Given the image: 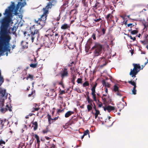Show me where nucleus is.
I'll list each match as a JSON object with an SVG mask.
<instances>
[{
    "mask_svg": "<svg viewBox=\"0 0 148 148\" xmlns=\"http://www.w3.org/2000/svg\"><path fill=\"white\" fill-rule=\"evenodd\" d=\"M69 26L67 24H64L61 27V28L62 29H64L69 27Z\"/></svg>",
    "mask_w": 148,
    "mask_h": 148,
    "instance_id": "obj_28",
    "label": "nucleus"
},
{
    "mask_svg": "<svg viewBox=\"0 0 148 148\" xmlns=\"http://www.w3.org/2000/svg\"><path fill=\"white\" fill-rule=\"evenodd\" d=\"M34 137L36 139L37 143L38 144V148H39L40 146V141L39 136L37 134L34 135Z\"/></svg>",
    "mask_w": 148,
    "mask_h": 148,
    "instance_id": "obj_17",
    "label": "nucleus"
},
{
    "mask_svg": "<svg viewBox=\"0 0 148 148\" xmlns=\"http://www.w3.org/2000/svg\"><path fill=\"white\" fill-rule=\"evenodd\" d=\"M48 35H49L48 34ZM45 39L44 40V44L45 45H47V44L49 42V38L47 35H45Z\"/></svg>",
    "mask_w": 148,
    "mask_h": 148,
    "instance_id": "obj_15",
    "label": "nucleus"
},
{
    "mask_svg": "<svg viewBox=\"0 0 148 148\" xmlns=\"http://www.w3.org/2000/svg\"><path fill=\"white\" fill-rule=\"evenodd\" d=\"M100 6V5L99 3L96 1L95 5L93 6L92 7L95 8V10H97L98 8H99Z\"/></svg>",
    "mask_w": 148,
    "mask_h": 148,
    "instance_id": "obj_23",
    "label": "nucleus"
},
{
    "mask_svg": "<svg viewBox=\"0 0 148 148\" xmlns=\"http://www.w3.org/2000/svg\"><path fill=\"white\" fill-rule=\"evenodd\" d=\"M33 75L30 74H29L28 76L27 77V79H28L29 78L31 79H33Z\"/></svg>",
    "mask_w": 148,
    "mask_h": 148,
    "instance_id": "obj_41",
    "label": "nucleus"
},
{
    "mask_svg": "<svg viewBox=\"0 0 148 148\" xmlns=\"http://www.w3.org/2000/svg\"><path fill=\"white\" fill-rule=\"evenodd\" d=\"M33 125L32 127H34V131L36 130L38 127V124L37 121L33 122L32 123Z\"/></svg>",
    "mask_w": 148,
    "mask_h": 148,
    "instance_id": "obj_19",
    "label": "nucleus"
},
{
    "mask_svg": "<svg viewBox=\"0 0 148 148\" xmlns=\"http://www.w3.org/2000/svg\"><path fill=\"white\" fill-rule=\"evenodd\" d=\"M91 90L92 91L91 94H95V89H93V88H91Z\"/></svg>",
    "mask_w": 148,
    "mask_h": 148,
    "instance_id": "obj_52",
    "label": "nucleus"
},
{
    "mask_svg": "<svg viewBox=\"0 0 148 148\" xmlns=\"http://www.w3.org/2000/svg\"><path fill=\"white\" fill-rule=\"evenodd\" d=\"M55 1L52 0L51 1H49L48 3L45 7L43 8V13L41 15L40 18H39L38 20L34 19V23L42 26L45 25L47 17L49 13V10L52 8V5H54L53 3Z\"/></svg>",
    "mask_w": 148,
    "mask_h": 148,
    "instance_id": "obj_2",
    "label": "nucleus"
},
{
    "mask_svg": "<svg viewBox=\"0 0 148 148\" xmlns=\"http://www.w3.org/2000/svg\"><path fill=\"white\" fill-rule=\"evenodd\" d=\"M74 112L71 111H69L67 112L65 114V117L67 118L70 116L72 114H73Z\"/></svg>",
    "mask_w": 148,
    "mask_h": 148,
    "instance_id": "obj_16",
    "label": "nucleus"
},
{
    "mask_svg": "<svg viewBox=\"0 0 148 148\" xmlns=\"http://www.w3.org/2000/svg\"><path fill=\"white\" fill-rule=\"evenodd\" d=\"M65 93V91L64 90H62L61 89H60V95H62L63 94Z\"/></svg>",
    "mask_w": 148,
    "mask_h": 148,
    "instance_id": "obj_50",
    "label": "nucleus"
},
{
    "mask_svg": "<svg viewBox=\"0 0 148 148\" xmlns=\"http://www.w3.org/2000/svg\"><path fill=\"white\" fill-rule=\"evenodd\" d=\"M136 89H134L133 88V89L132 91V94H134V95H136Z\"/></svg>",
    "mask_w": 148,
    "mask_h": 148,
    "instance_id": "obj_49",
    "label": "nucleus"
},
{
    "mask_svg": "<svg viewBox=\"0 0 148 148\" xmlns=\"http://www.w3.org/2000/svg\"><path fill=\"white\" fill-rule=\"evenodd\" d=\"M6 90L0 88V96L1 98L3 97L5 94Z\"/></svg>",
    "mask_w": 148,
    "mask_h": 148,
    "instance_id": "obj_14",
    "label": "nucleus"
},
{
    "mask_svg": "<svg viewBox=\"0 0 148 148\" xmlns=\"http://www.w3.org/2000/svg\"><path fill=\"white\" fill-rule=\"evenodd\" d=\"M64 111L63 110H61L60 109H58V111L57 112V113H60Z\"/></svg>",
    "mask_w": 148,
    "mask_h": 148,
    "instance_id": "obj_59",
    "label": "nucleus"
},
{
    "mask_svg": "<svg viewBox=\"0 0 148 148\" xmlns=\"http://www.w3.org/2000/svg\"><path fill=\"white\" fill-rule=\"evenodd\" d=\"M33 106H34V107H35V108H39V106H38L37 105V104H36V103H34L33 104Z\"/></svg>",
    "mask_w": 148,
    "mask_h": 148,
    "instance_id": "obj_56",
    "label": "nucleus"
},
{
    "mask_svg": "<svg viewBox=\"0 0 148 148\" xmlns=\"http://www.w3.org/2000/svg\"><path fill=\"white\" fill-rule=\"evenodd\" d=\"M47 116H48V121L49 125L51 124L55 121L57 120L58 118V116L57 117H55L53 119L51 118V115L49 114H48Z\"/></svg>",
    "mask_w": 148,
    "mask_h": 148,
    "instance_id": "obj_7",
    "label": "nucleus"
},
{
    "mask_svg": "<svg viewBox=\"0 0 148 148\" xmlns=\"http://www.w3.org/2000/svg\"><path fill=\"white\" fill-rule=\"evenodd\" d=\"M131 33L132 34H135L138 33V31L137 30H134L132 31Z\"/></svg>",
    "mask_w": 148,
    "mask_h": 148,
    "instance_id": "obj_40",
    "label": "nucleus"
},
{
    "mask_svg": "<svg viewBox=\"0 0 148 148\" xmlns=\"http://www.w3.org/2000/svg\"><path fill=\"white\" fill-rule=\"evenodd\" d=\"M143 23L144 26V28L143 29V31L146 32L148 30V25L146 22L144 23L143 22Z\"/></svg>",
    "mask_w": 148,
    "mask_h": 148,
    "instance_id": "obj_22",
    "label": "nucleus"
},
{
    "mask_svg": "<svg viewBox=\"0 0 148 148\" xmlns=\"http://www.w3.org/2000/svg\"><path fill=\"white\" fill-rule=\"evenodd\" d=\"M113 90L115 92L119 90V87L116 85H115L114 86Z\"/></svg>",
    "mask_w": 148,
    "mask_h": 148,
    "instance_id": "obj_30",
    "label": "nucleus"
},
{
    "mask_svg": "<svg viewBox=\"0 0 148 148\" xmlns=\"http://www.w3.org/2000/svg\"><path fill=\"white\" fill-rule=\"evenodd\" d=\"M93 107V104H88L87 106V108L88 109V112H90V110H91L92 108Z\"/></svg>",
    "mask_w": 148,
    "mask_h": 148,
    "instance_id": "obj_27",
    "label": "nucleus"
},
{
    "mask_svg": "<svg viewBox=\"0 0 148 148\" xmlns=\"http://www.w3.org/2000/svg\"><path fill=\"white\" fill-rule=\"evenodd\" d=\"M147 10L145 9H144L142 11L139 12V13L140 15L143 14L146 15L147 14Z\"/></svg>",
    "mask_w": 148,
    "mask_h": 148,
    "instance_id": "obj_29",
    "label": "nucleus"
},
{
    "mask_svg": "<svg viewBox=\"0 0 148 148\" xmlns=\"http://www.w3.org/2000/svg\"><path fill=\"white\" fill-rule=\"evenodd\" d=\"M95 118L96 119L97 117L99 114H100V111L99 110H97V109L95 110Z\"/></svg>",
    "mask_w": 148,
    "mask_h": 148,
    "instance_id": "obj_31",
    "label": "nucleus"
},
{
    "mask_svg": "<svg viewBox=\"0 0 148 148\" xmlns=\"http://www.w3.org/2000/svg\"><path fill=\"white\" fill-rule=\"evenodd\" d=\"M121 90H119V91H116V94L118 95V96H119L120 97H121L122 96V95L121 94Z\"/></svg>",
    "mask_w": 148,
    "mask_h": 148,
    "instance_id": "obj_42",
    "label": "nucleus"
},
{
    "mask_svg": "<svg viewBox=\"0 0 148 148\" xmlns=\"http://www.w3.org/2000/svg\"><path fill=\"white\" fill-rule=\"evenodd\" d=\"M106 30V29L104 28H103L102 29V35H103L105 34Z\"/></svg>",
    "mask_w": 148,
    "mask_h": 148,
    "instance_id": "obj_51",
    "label": "nucleus"
},
{
    "mask_svg": "<svg viewBox=\"0 0 148 148\" xmlns=\"http://www.w3.org/2000/svg\"><path fill=\"white\" fill-rule=\"evenodd\" d=\"M90 46L89 45H87L85 46V50L86 52H88L89 49L90 48Z\"/></svg>",
    "mask_w": 148,
    "mask_h": 148,
    "instance_id": "obj_36",
    "label": "nucleus"
},
{
    "mask_svg": "<svg viewBox=\"0 0 148 148\" xmlns=\"http://www.w3.org/2000/svg\"><path fill=\"white\" fill-rule=\"evenodd\" d=\"M59 84L61 85L62 86V87L63 88H64V84L62 82H60L59 83Z\"/></svg>",
    "mask_w": 148,
    "mask_h": 148,
    "instance_id": "obj_57",
    "label": "nucleus"
},
{
    "mask_svg": "<svg viewBox=\"0 0 148 148\" xmlns=\"http://www.w3.org/2000/svg\"><path fill=\"white\" fill-rule=\"evenodd\" d=\"M7 110L6 108H2L1 109V111L3 113L5 112Z\"/></svg>",
    "mask_w": 148,
    "mask_h": 148,
    "instance_id": "obj_45",
    "label": "nucleus"
},
{
    "mask_svg": "<svg viewBox=\"0 0 148 148\" xmlns=\"http://www.w3.org/2000/svg\"><path fill=\"white\" fill-rule=\"evenodd\" d=\"M21 44L23 48H27L28 47V43L24 41H22Z\"/></svg>",
    "mask_w": 148,
    "mask_h": 148,
    "instance_id": "obj_18",
    "label": "nucleus"
},
{
    "mask_svg": "<svg viewBox=\"0 0 148 148\" xmlns=\"http://www.w3.org/2000/svg\"><path fill=\"white\" fill-rule=\"evenodd\" d=\"M97 84L96 82L94 84V86L92 87V88H93V89H95L96 87L97 86Z\"/></svg>",
    "mask_w": 148,
    "mask_h": 148,
    "instance_id": "obj_55",
    "label": "nucleus"
},
{
    "mask_svg": "<svg viewBox=\"0 0 148 148\" xmlns=\"http://www.w3.org/2000/svg\"><path fill=\"white\" fill-rule=\"evenodd\" d=\"M99 63L100 64L104 63V62H103V61H102V60H101V59H100V58H99Z\"/></svg>",
    "mask_w": 148,
    "mask_h": 148,
    "instance_id": "obj_61",
    "label": "nucleus"
},
{
    "mask_svg": "<svg viewBox=\"0 0 148 148\" xmlns=\"http://www.w3.org/2000/svg\"><path fill=\"white\" fill-rule=\"evenodd\" d=\"M6 121V120L5 119H4L3 120L0 119V128H2L4 126V124Z\"/></svg>",
    "mask_w": 148,
    "mask_h": 148,
    "instance_id": "obj_25",
    "label": "nucleus"
},
{
    "mask_svg": "<svg viewBox=\"0 0 148 148\" xmlns=\"http://www.w3.org/2000/svg\"><path fill=\"white\" fill-rule=\"evenodd\" d=\"M93 104L94 105V106L93 107V108L95 110H97L96 108V106L95 104V103H93Z\"/></svg>",
    "mask_w": 148,
    "mask_h": 148,
    "instance_id": "obj_62",
    "label": "nucleus"
},
{
    "mask_svg": "<svg viewBox=\"0 0 148 148\" xmlns=\"http://www.w3.org/2000/svg\"><path fill=\"white\" fill-rule=\"evenodd\" d=\"M29 29L30 33L28 34L29 37L27 39L29 40H31L33 42L35 39L37 40L39 38L40 34L39 29H36L34 27H30Z\"/></svg>",
    "mask_w": 148,
    "mask_h": 148,
    "instance_id": "obj_4",
    "label": "nucleus"
},
{
    "mask_svg": "<svg viewBox=\"0 0 148 148\" xmlns=\"http://www.w3.org/2000/svg\"><path fill=\"white\" fill-rule=\"evenodd\" d=\"M71 78L70 79V82L72 83L73 85L75 84V80L76 78V75L75 74H72L71 75Z\"/></svg>",
    "mask_w": 148,
    "mask_h": 148,
    "instance_id": "obj_10",
    "label": "nucleus"
},
{
    "mask_svg": "<svg viewBox=\"0 0 148 148\" xmlns=\"http://www.w3.org/2000/svg\"><path fill=\"white\" fill-rule=\"evenodd\" d=\"M96 32H94L93 33L91 37L93 39V40H95L96 39Z\"/></svg>",
    "mask_w": 148,
    "mask_h": 148,
    "instance_id": "obj_39",
    "label": "nucleus"
},
{
    "mask_svg": "<svg viewBox=\"0 0 148 148\" xmlns=\"http://www.w3.org/2000/svg\"><path fill=\"white\" fill-rule=\"evenodd\" d=\"M34 92H34V91H32L31 93L30 94H29L28 95V97H31V96H32Z\"/></svg>",
    "mask_w": 148,
    "mask_h": 148,
    "instance_id": "obj_53",
    "label": "nucleus"
},
{
    "mask_svg": "<svg viewBox=\"0 0 148 148\" xmlns=\"http://www.w3.org/2000/svg\"><path fill=\"white\" fill-rule=\"evenodd\" d=\"M145 39L143 40V41H142L143 42V44H148V35H145L144 36Z\"/></svg>",
    "mask_w": 148,
    "mask_h": 148,
    "instance_id": "obj_20",
    "label": "nucleus"
},
{
    "mask_svg": "<svg viewBox=\"0 0 148 148\" xmlns=\"http://www.w3.org/2000/svg\"><path fill=\"white\" fill-rule=\"evenodd\" d=\"M49 131V128L48 127H47L45 129L42 131V132L43 134H46Z\"/></svg>",
    "mask_w": 148,
    "mask_h": 148,
    "instance_id": "obj_37",
    "label": "nucleus"
},
{
    "mask_svg": "<svg viewBox=\"0 0 148 148\" xmlns=\"http://www.w3.org/2000/svg\"><path fill=\"white\" fill-rule=\"evenodd\" d=\"M134 68L131 69L130 75L132 77H136V75L139 71L141 69V66L139 64H133Z\"/></svg>",
    "mask_w": 148,
    "mask_h": 148,
    "instance_id": "obj_5",
    "label": "nucleus"
},
{
    "mask_svg": "<svg viewBox=\"0 0 148 148\" xmlns=\"http://www.w3.org/2000/svg\"><path fill=\"white\" fill-rule=\"evenodd\" d=\"M101 20V19L100 17H99L98 18H95V19H93V20L95 22H99Z\"/></svg>",
    "mask_w": 148,
    "mask_h": 148,
    "instance_id": "obj_43",
    "label": "nucleus"
},
{
    "mask_svg": "<svg viewBox=\"0 0 148 148\" xmlns=\"http://www.w3.org/2000/svg\"><path fill=\"white\" fill-rule=\"evenodd\" d=\"M103 109L105 111L107 110L108 112H110L111 111L114 110L115 108L114 106L108 105L106 107H104Z\"/></svg>",
    "mask_w": 148,
    "mask_h": 148,
    "instance_id": "obj_9",
    "label": "nucleus"
},
{
    "mask_svg": "<svg viewBox=\"0 0 148 148\" xmlns=\"http://www.w3.org/2000/svg\"><path fill=\"white\" fill-rule=\"evenodd\" d=\"M113 18V16L110 13L108 14L106 16V18L108 23L109 22H110L112 21L114 22V20H112V19Z\"/></svg>",
    "mask_w": 148,
    "mask_h": 148,
    "instance_id": "obj_8",
    "label": "nucleus"
},
{
    "mask_svg": "<svg viewBox=\"0 0 148 148\" xmlns=\"http://www.w3.org/2000/svg\"><path fill=\"white\" fill-rule=\"evenodd\" d=\"M60 74L62 79L64 77H68L69 76V72L67 69L64 68L62 69L60 72Z\"/></svg>",
    "mask_w": 148,
    "mask_h": 148,
    "instance_id": "obj_6",
    "label": "nucleus"
},
{
    "mask_svg": "<svg viewBox=\"0 0 148 148\" xmlns=\"http://www.w3.org/2000/svg\"><path fill=\"white\" fill-rule=\"evenodd\" d=\"M141 52V54H145L146 53V52L145 51H143L142 50L140 49V50Z\"/></svg>",
    "mask_w": 148,
    "mask_h": 148,
    "instance_id": "obj_63",
    "label": "nucleus"
},
{
    "mask_svg": "<svg viewBox=\"0 0 148 148\" xmlns=\"http://www.w3.org/2000/svg\"><path fill=\"white\" fill-rule=\"evenodd\" d=\"M89 84L88 81H86L83 84V86L84 87H85L86 86H89Z\"/></svg>",
    "mask_w": 148,
    "mask_h": 148,
    "instance_id": "obj_35",
    "label": "nucleus"
},
{
    "mask_svg": "<svg viewBox=\"0 0 148 148\" xmlns=\"http://www.w3.org/2000/svg\"><path fill=\"white\" fill-rule=\"evenodd\" d=\"M56 146L54 144H53L52 146L50 148H55Z\"/></svg>",
    "mask_w": 148,
    "mask_h": 148,
    "instance_id": "obj_64",
    "label": "nucleus"
},
{
    "mask_svg": "<svg viewBox=\"0 0 148 148\" xmlns=\"http://www.w3.org/2000/svg\"><path fill=\"white\" fill-rule=\"evenodd\" d=\"M73 11H75V12L74 13H75L76 12V10L75 9H73V10H72L70 12V14H71L72 12Z\"/></svg>",
    "mask_w": 148,
    "mask_h": 148,
    "instance_id": "obj_60",
    "label": "nucleus"
},
{
    "mask_svg": "<svg viewBox=\"0 0 148 148\" xmlns=\"http://www.w3.org/2000/svg\"><path fill=\"white\" fill-rule=\"evenodd\" d=\"M100 59H101V60H102V61H103L104 62V63L101 64H102L100 66V68H102L103 66H105L107 64L106 61V59L103 57L100 58Z\"/></svg>",
    "mask_w": 148,
    "mask_h": 148,
    "instance_id": "obj_13",
    "label": "nucleus"
},
{
    "mask_svg": "<svg viewBox=\"0 0 148 148\" xmlns=\"http://www.w3.org/2000/svg\"><path fill=\"white\" fill-rule=\"evenodd\" d=\"M34 62L35 63H32L30 64V66L32 68H35L37 67L38 65V63L36 58H34Z\"/></svg>",
    "mask_w": 148,
    "mask_h": 148,
    "instance_id": "obj_11",
    "label": "nucleus"
},
{
    "mask_svg": "<svg viewBox=\"0 0 148 148\" xmlns=\"http://www.w3.org/2000/svg\"><path fill=\"white\" fill-rule=\"evenodd\" d=\"M91 95H92V97L93 98V100L95 101L96 102V103H97V99L96 94H92Z\"/></svg>",
    "mask_w": 148,
    "mask_h": 148,
    "instance_id": "obj_34",
    "label": "nucleus"
},
{
    "mask_svg": "<svg viewBox=\"0 0 148 148\" xmlns=\"http://www.w3.org/2000/svg\"><path fill=\"white\" fill-rule=\"evenodd\" d=\"M86 99L88 102L90 104H92V103L93 102V100L90 98L88 95H87Z\"/></svg>",
    "mask_w": 148,
    "mask_h": 148,
    "instance_id": "obj_26",
    "label": "nucleus"
},
{
    "mask_svg": "<svg viewBox=\"0 0 148 148\" xmlns=\"http://www.w3.org/2000/svg\"><path fill=\"white\" fill-rule=\"evenodd\" d=\"M89 131L88 130L84 131V136L88 134H89Z\"/></svg>",
    "mask_w": 148,
    "mask_h": 148,
    "instance_id": "obj_47",
    "label": "nucleus"
},
{
    "mask_svg": "<svg viewBox=\"0 0 148 148\" xmlns=\"http://www.w3.org/2000/svg\"><path fill=\"white\" fill-rule=\"evenodd\" d=\"M128 82L129 83L131 84L133 86H134V85L136 84L135 82H134V80L133 81H132V80L129 81H128Z\"/></svg>",
    "mask_w": 148,
    "mask_h": 148,
    "instance_id": "obj_38",
    "label": "nucleus"
},
{
    "mask_svg": "<svg viewBox=\"0 0 148 148\" xmlns=\"http://www.w3.org/2000/svg\"><path fill=\"white\" fill-rule=\"evenodd\" d=\"M77 82L78 84H81L82 83V79L81 78H78L77 80Z\"/></svg>",
    "mask_w": 148,
    "mask_h": 148,
    "instance_id": "obj_44",
    "label": "nucleus"
},
{
    "mask_svg": "<svg viewBox=\"0 0 148 148\" xmlns=\"http://www.w3.org/2000/svg\"><path fill=\"white\" fill-rule=\"evenodd\" d=\"M5 144V142L1 140H0V145H1L2 144Z\"/></svg>",
    "mask_w": 148,
    "mask_h": 148,
    "instance_id": "obj_54",
    "label": "nucleus"
},
{
    "mask_svg": "<svg viewBox=\"0 0 148 148\" xmlns=\"http://www.w3.org/2000/svg\"><path fill=\"white\" fill-rule=\"evenodd\" d=\"M102 84L103 86H105V87H110V84L108 83H106L104 80H103L102 81Z\"/></svg>",
    "mask_w": 148,
    "mask_h": 148,
    "instance_id": "obj_24",
    "label": "nucleus"
},
{
    "mask_svg": "<svg viewBox=\"0 0 148 148\" xmlns=\"http://www.w3.org/2000/svg\"><path fill=\"white\" fill-rule=\"evenodd\" d=\"M20 4L16 5V6L13 3L12 5L6 9L3 13L4 15H6L3 18L0 19V53L1 55L3 56L5 52L6 55H8V52H10V40L11 37L9 34L10 32V24L12 22V12H14L16 14L20 6Z\"/></svg>",
    "mask_w": 148,
    "mask_h": 148,
    "instance_id": "obj_1",
    "label": "nucleus"
},
{
    "mask_svg": "<svg viewBox=\"0 0 148 148\" xmlns=\"http://www.w3.org/2000/svg\"><path fill=\"white\" fill-rule=\"evenodd\" d=\"M106 96V94H103L102 97H101L102 99L104 102H107V98L103 97L104 96Z\"/></svg>",
    "mask_w": 148,
    "mask_h": 148,
    "instance_id": "obj_32",
    "label": "nucleus"
},
{
    "mask_svg": "<svg viewBox=\"0 0 148 148\" xmlns=\"http://www.w3.org/2000/svg\"><path fill=\"white\" fill-rule=\"evenodd\" d=\"M102 106V103L101 102H100L99 104H98V107L99 108L101 107Z\"/></svg>",
    "mask_w": 148,
    "mask_h": 148,
    "instance_id": "obj_58",
    "label": "nucleus"
},
{
    "mask_svg": "<svg viewBox=\"0 0 148 148\" xmlns=\"http://www.w3.org/2000/svg\"><path fill=\"white\" fill-rule=\"evenodd\" d=\"M11 31H12V32L13 34H14V33L16 31V29H15V27H13L11 29Z\"/></svg>",
    "mask_w": 148,
    "mask_h": 148,
    "instance_id": "obj_46",
    "label": "nucleus"
},
{
    "mask_svg": "<svg viewBox=\"0 0 148 148\" xmlns=\"http://www.w3.org/2000/svg\"><path fill=\"white\" fill-rule=\"evenodd\" d=\"M82 3L83 5V6L85 7H87L88 6V0H82Z\"/></svg>",
    "mask_w": 148,
    "mask_h": 148,
    "instance_id": "obj_21",
    "label": "nucleus"
},
{
    "mask_svg": "<svg viewBox=\"0 0 148 148\" xmlns=\"http://www.w3.org/2000/svg\"><path fill=\"white\" fill-rule=\"evenodd\" d=\"M40 109L39 108H35L33 107L32 109L31 112H34Z\"/></svg>",
    "mask_w": 148,
    "mask_h": 148,
    "instance_id": "obj_33",
    "label": "nucleus"
},
{
    "mask_svg": "<svg viewBox=\"0 0 148 148\" xmlns=\"http://www.w3.org/2000/svg\"><path fill=\"white\" fill-rule=\"evenodd\" d=\"M48 94L49 96H53L54 97L56 96L57 95L54 89H50L49 92L48 93Z\"/></svg>",
    "mask_w": 148,
    "mask_h": 148,
    "instance_id": "obj_12",
    "label": "nucleus"
},
{
    "mask_svg": "<svg viewBox=\"0 0 148 148\" xmlns=\"http://www.w3.org/2000/svg\"><path fill=\"white\" fill-rule=\"evenodd\" d=\"M103 48L102 45L98 42H95L92 47L90 50L93 53V58L100 55L101 53Z\"/></svg>",
    "mask_w": 148,
    "mask_h": 148,
    "instance_id": "obj_3",
    "label": "nucleus"
},
{
    "mask_svg": "<svg viewBox=\"0 0 148 148\" xmlns=\"http://www.w3.org/2000/svg\"><path fill=\"white\" fill-rule=\"evenodd\" d=\"M18 4H20V5L21 6V8H22L26 4V3L25 2L24 3L18 2Z\"/></svg>",
    "mask_w": 148,
    "mask_h": 148,
    "instance_id": "obj_48",
    "label": "nucleus"
}]
</instances>
